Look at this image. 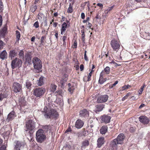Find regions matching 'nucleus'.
I'll return each instance as SVG.
<instances>
[{"instance_id": "a211bd4d", "label": "nucleus", "mask_w": 150, "mask_h": 150, "mask_svg": "<svg viewBox=\"0 0 150 150\" xmlns=\"http://www.w3.org/2000/svg\"><path fill=\"white\" fill-rule=\"evenodd\" d=\"M45 79V78L44 77H40L39 80L37 81V85L39 86H41L43 85L44 83Z\"/></svg>"}, {"instance_id": "69168bd1", "label": "nucleus", "mask_w": 150, "mask_h": 150, "mask_svg": "<svg viewBox=\"0 0 150 150\" xmlns=\"http://www.w3.org/2000/svg\"><path fill=\"white\" fill-rule=\"evenodd\" d=\"M71 129L70 128H68L67 130L65 132H71Z\"/></svg>"}, {"instance_id": "4be33fe9", "label": "nucleus", "mask_w": 150, "mask_h": 150, "mask_svg": "<svg viewBox=\"0 0 150 150\" xmlns=\"http://www.w3.org/2000/svg\"><path fill=\"white\" fill-rule=\"evenodd\" d=\"M108 129V127L106 126H103L100 130V133L102 134H105Z\"/></svg>"}, {"instance_id": "2f4dec72", "label": "nucleus", "mask_w": 150, "mask_h": 150, "mask_svg": "<svg viewBox=\"0 0 150 150\" xmlns=\"http://www.w3.org/2000/svg\"><path fill=\"white\" fill-rule=\"evenodd\" d=\"M89 142L87 140H85L83 141L82 143V147H85L89 145Z\"/></svg>"}, {"instance_id": "b1692460", "label": "nucleus", "mask_w": 150, "mask_h": 150, "mask_svg": "<svg viewBox=\"0 0 150 150\" xmlns=\"http://www.w3.org/2000/svg\"><path fill=\"white\" fill-rule=\"evenodd\" d=\"M7 29L6 28H4L0 31V37L4 38Z\"/></svg>"}, {"instance_id": "c756f323", "label": "nucleus", "mask_w": 150, "mask_h": 150, "mask_svg": "<svg viewBox=\"0 0 150 150\" xmlns=\"http://www.w3.org/2000/svg\"><path fill=\"white\" fill-rule=\"evenodd\" d=\"M57 86L54 84H52L51 85L50 90V91L53 92L55 91L56 90Z\"/></svg>"}, {"instance_id": "e2e57ef3", "label": "nucleus", "mask_w": 150, "mask_h": 150, "mask_svg": "<svg viewBox=\"0 0 150 150\" xmlns=\"http://www.w3.org/2000/svg\"><path fill=\"white\" fill-rule=\"evenodd\" d=\"M144 35L146 36H150V33L149 32H145V33Z\"/></svg>"}, {"instance_id": "58836bf2", "label": "nucleus", "mask_w": 150, "mask_h": 150, "mask_svg": "<svg viewBox=\"0 0 150 150\" xmlns=\"http://www.w3.org/2000/svg\"><path fill=\"white\" fill-rule=\"evenodd\" d=\"M37 9V6L36 5H33L30 8L31 11L33 12H34Z\"/></svg>"}, {"instance_id": "864d4df0", "label": "nucleus", "mask_w": 150, "mask_h": 150, "mask_svg": "<svg viewBox=\"0 0 150 150\" xmlns=\"http://www.w3.org/2000/svg\"><path fill=\"white\" fill-rule=\"evenodd\" d=\"M144 87V86H141V90L139 92V94H141L142 93V91H143Z\"/></svg>"}, {"instance_id": "c85d7f7f", "label": "nucleus", "mask_w": 150, "mask_h": 150, "mask_svg": "<svg viewBox=\"0 0 150 150\" xmlns=\"http://www.w3.org/2000/svg\"><path fill=\"white\" fill-rule=\"evenodd\" d=\"M10 131L8 130L3 134V136L5 139H8L10 134Z\"/></svg>"}, {"instance_id": "a878e982", "label": "nucleus", "mask_w": 150, "mask_h": 150, "mask_svg": "<svg viewBox=\"0 0 150 150\" xmlns=\"http://www.w3.org/2000/svg\"><path fill=\"white\" fill-rule=\"evenodd\" d=\"M17 52L14 50H11L9 53V55L11 57H14L16 56L17 55Z\"/></svg>"}, {"instance_id": "c9c22d12", "label": "nucleus", "mask_w": 150, "mask_h": 150, "mask_svg": "<svg viewBox=\"0 0 150 150\" xmlns=\"http://www.w3.org/2000/svg\"><path fill=\"white\" fill-rule=\"evenodd\" d=\"M16 40L18 41L20 39V38L21 36V35L20 32L18 30L16 31Z\"/></svg>"}, {"instance_id": "09e8293b", "label": "nucleus", "mask_w": 150, "mask_h": 150, "mask_svg": "<svg viewBox=\"0 0 150 150\" xmlns=\"http://www.w3.org/2000/svg\"><path fill=\"white\" fill-rule=\"evenodd\" d=\"M4 45V43L2 41L0 40V50L3 48V46Z\"/></svg>"}, {"instance_id": "603ef678", "label": "nucleus", "mask_w": 150, "mask_h": 150, "mask_svg": "<svg viewBox=\"0 0 150 150\" xmlns=\"http://www.w3.org/2000/svg\"><path fill=\"white\" fill-rule=\"evenodd\" d=\"M105 74V72L103 71L100 73V77H103V76Z\"/></svg>"}, {"instance_id": "0e129e2a", "label": "nucleus", "mask_w": 150, "mask_h": 150, "mask_svg": "<svg viewBox=\"0 0 150 150\" xmlns=\"http://www.w3.org/2000/svg\"><path fill=\"white\" fill-rule=\"evenodd\" d=\"M35 36L33 37L31 39V40L32 42H34L35 39Z\"/></svg>"}, {"instance_id": "393cba45", "label": "nucleus", "mask_w": 150, "mask_h": 150, "mask_svg": "<svg viewBox=\"0 0 150 150\" xmlns=\"http://www.w3.org/2000/svg\"><path fill=\"white\" fill-rule=\"evenodd\" d=\"M31 56L29 53H27L25 55V59L26 61L28 63L31 62Z\"/></svg>"}, {"instance_id": "9b49d317", "label": "nucleus", "mask_w": 150, "mask_h": 150, "mask_svg": "<svg viewBox=\"0 0 150 150\" xmlns=\"http://www.w3.org/2000/svg\"><path fill=\"white\" fill-rule=\"evenodd\" d=\"M102 122L107 124L110 122L111 117L110 116L106 115H104L100 117Z\"/></svg>"}, {"instance_id": "5701e85b", "label": "nucleus", "mask_w": 150, "mask_h": 150, "mask_svg": "<svg viewBox=\"0 0 150 150\" xmlns=\"http://www.w3.org/2000/svg\"><path fill=\"white\" fill-rule=\"evenodd\" d=\"M104 105L102 104H100L97 105L95 106L96 108V110H95V112L100 111H102L104 108Z\"/></svg>"}, {"instance_id": "3c124183", "label": "nucleus", "mask_w": 150, "mask_h": 150, "mask_svg": "<svg viewBox=\"0 0 150 150\" xmlns=\"http://www.w3.org/2000/svg\"><path fill=\"white\" fill-rule=\"evenodd\" d=\"M86 51L85 50L84 52V58L85 60L86 61H87L88 60V58L87 57V56H86Z\"/></svg>"}, {"instance_id": "72a5a7b5", "label": "nucleus", "mask_w": 150, "mask_h": 150, "mask_svg": "<svg viewBox=\"0 0 150 150\" xmlns=\"http://www.w3.org/2000/svg\"><path fill=\"white\" fill-rule=\"evenodd\" d=\"M106 74H108L110 72V69L109 67H106L104 69L103 71Z\"/></svg>"}, {"instance_id": "423d86ee", "label": "nucleus", "mask_w": 150, "mask_h": 150, "mask_svg": "<svg viewBox=\"0 0 150 150\" xmlns=\"http://www.w3.org/2000/svg\"><path fill=\"white\" fill-rule=\"evenodd\" d=\"M110 44L113 50L115 51L119 49L120 46V42L115 40H111Z\"/></svg>"}, {"instance_id": "ddd939ff", "label": "nucleus", "mask_w": 150, "mask_h": 150, "mask_svg": "<svg viewBox=\"0 0 150 150\" xmlns=\"http://www.w3.org/2000/svg\"><path fill=\"white\" fill-rule=\"evenodd\" d=\"M140 122L144 124H147L149 122V119L146 117L141 116L139 117Z\"/></svg>"}, {"instance_id": "a18cd8bd", "label": "nucleus", "mask_w": 150, "mask_h": 150, "mask_svg": "<svg viewBox=\"0 0 150 150\" xmlns=\"http://www.w3.org/2000/svg\"><path fill=\"white\" fill-rule=\"evenodd\" d=\"M93 71V70H91V71L90 72L88 77V81H89L91 79V77L92 75V73Z\"/></svg>"}, {"instance_id": "ea45409f", "label": "nucleus", "mask_w": 150, "mask_h": 150, "mask_svg": "<svg viewBox=\"0 0 150 150\" xmlns=\"http://www.w3.org/2000/svg\"><path fill=\"white\" fill-rule=\"evenodd\" d=\"M131 86L130 85H125L122 87V88L121 89V90L122 91H123L128 88L129 87H130Z\"/></svg>"}, {"instance_id": "9d476101", "label": "nucleus", "mask_w": 150, "mask_h": 150, "mask_svg": "<svg viewBox=\"0 0 150 150\" xmlns=\"http://www.w3.org/2000/svg\"><path fill=\"white\" fill-rule=\"evenodd\" d=\"M108 98L107 95L101 96L98 98L97 101L98 103H102L106 102Z\"/></svg>"}, {"instance_id": "1a4fd4ad", "label": "nucleus", "mask_w": 150, "mask_h": 150, "mask_svg": "<svg viewBox=\"0 0 150 150\" xmlns=\"http://www.w3.org/2000/svg\"><path fill=\"white\" fill-rule=\"evenodd\" d=\"M13 89L16 93L20 92L22 90V86L17 82H15L13 84Z\"/></svg>"}, {"instance_id": "cd10ccee", "label": "nucleus", "mask_w": 150, "mask_h": 150, "mask_svg": "<svg viewBox=\"0 0 150 150\" xmlns=\"http://www.w3.org/2000/svg\"><path fill=\"white\" fill-rule=\"evenodd\" d=\"M74 4V2L70 3L69 6L67 10V12L68 13H71L73 11V6Z\"/></svg>"}, {"instance_id": "6e6552de", "label": "nucleus", "mask_w": 150, "mask_h": 150, "mask_svg": "<svg viewBox=\"0 0 150 150\" xmlns=\"http://www.w3.org/2000/svg\"><path fill=\"white\" fill-rule=\"evenodd\" d=\"M25 145V143L19 141L16 142L14 144V149L16 150H22Z\"/></svg>"}, {"instance_id": "774afa93", "label": "nucleus", "mask_w": 150, "mask_h": 150, "mask_svg": "<svg viewBox=\"0 0 150 150\" xmlns=\"http://www.w3.org/2000/svg\"><path fill=\"white\" fill-rule=\"evenodd\" d=\"M97 5L98 6H100V7H103V5L102 4H101V3H98L97 4Z\"/></svg>"}, {"instance_id": "f8f14e48", "label": "nucleus", "mask_w": 150, "mask_h": 150, "mask_svg": "<svg viewBox=\"0 0 150 150\" xmlns=\"http://www.w3.org/2000/svg\"><path fill=\"white\" fill-rule=\"evenodd\" d=\"M124 137V134L123 133H121L117 136V138L115 139H117V144H121L123 142Z\"/></svg>"}, {"instance_id": "412c9836", "label": "nucleus", "mask_w": 150, "mask_h": 150, "mask_svg": "<svg viewBox=\"0 0 150 150\" xmlns=\"http://www.w3.org/2000/svg\"><path fill=\"white\" fill-rule=\"evenodd\" d=\"M19 105L21 107H23L25 105L26 102L24 98V97H22L20 98L19 99Z\"/></svg>"}, {"instance_id": "f03ea898", "label": "nucleus", "mask_w": 150, "mask_h": 150, "mask_svg": "<svg viewBox=\"0 0 150 150\" xmlns=\"http://www.w3.org/2000/svg\"><path fill=\"white\" fill-rule=\"evenodd\" d=\"M36 140L37 142L41 143L46 139V136L43 130L39 129L36 133Z\"/></svg>"}, {"instance_id": "f3484780", "label": "nucleus", "mask_w": 150, "mask_h": 150, "mask_svg": "<svg viewBox=\"0 0 150 150\" xmlns=\"http://www.w3.org/2000/svg\"><path fill=\"white\" fill-rule=\"evenodd\" d=\"M16 116L15 113L14 111H12L8 115L7 119L8 121L12 120Z\"/></svg>"}, {"instance_id": "39448f33", "label": "nucleus", "mask_w": 150, "mask_h": 150, "mask_svg": "<svg viewBox=\"0 0 150 150\" xmlns=\"http://www.w3.org/2000/svg\"><path fill=\"white\" fill-rule=\"evenodd\" d=\"M22 64V61L19 58H16L11 62V68L12 69H14L17 67H20L21 66Z\"/></svg>"}, {"instance_id": "49530a36", "label": "nucleus", "mask_w": 150, "mask_h": 150, "mask_svg": "<svg viewBox=\"0 0 150 150\" xmlns=\"http://www.w3.org/2000/svg\"><path fill=\"white\" fill-rule=\"evenodd\" d=\"M77 42L76 40H74V43L72 47L74 48H76L77 47Z\"/></svg>"}, {"instance_id": "c03bdc74", "label": "nucleus", "mask_w": 150, "mask_h": 150, "mask_svg": "<svg viewBox=\"0 0 150 150\" xmlns=\"http://www.w3.org/2000/svg\"><path fill=\"white\" fill-rule=\"evenodd\" d=\"M7 96V95H4L2 94H0V100H1L4 98H6Z\"/></svg>"}, {"instance_id": "4d7b16f0", "label": "nucleus", "mask_w": 150, "mask_h": 150, "mask_svg": "<svg viewBox=\"0 0 150 150\" xmlns=\"http://www.w3.org/2000/svg\"><path fill=\"white\" fill-rule=\"evenodd\" d=\"M2 16L0 15V27L2 25Z\"/></svg>"}, {"instance_id": "0eeeda50", "label": "nucleus", "mask_w": 150, "mask_h": 150, "mask_svg": "<svg viewBox=\"0 0 150 150\" xmlns=\"http://www.w3.org/2000/svg\"><path fill=\"white\" fill-rule=\"evenodd\" d=\"M35 127V122L30 120H29L26 123V128L27 129L26 130H33Z\"/></svg>"}, {"instance_id": "2eb2a0df", "label": "nucleus", "mask_w": 150, "mask_h": 150, "mask_svg": "<svg viewBox=\"0 0 150 150\" xmlns=\"http://www.w3.org/2000/svg\"><path fill=\"white\" fill-rule=\"evenodd\" d=\"M97 145L99 148H100L104 143V138L103 137L99 138L97 140Z\"/></svg>"}, {"instance_id": "8fccbe9b", "label": "nucleus", "mask_w": 150, "mask_h": 150, "mask_svg": "<svg viewBox=\"0 0 150 150\" xmlns=\"http://www.w3.org/2000/svg\"><path fill=\"white\" fill-rule=\"evenodd\" d=\"M74 89V88L72 86H71V87H69V88L68 89V90H69V91L71 93H72L73 92Z\"/></svg>"}, {"instance_id": "bf43d9fd", "label": "nucleus", "mask_w": 150, "mask_h": 150, "mask_svg": "<svg viewBox=\"0 0 150 150\" xmlns=\"http://www.w3.org/2000/svg\"><path fill=\"white\" fill-rule=\"evenodd\" d=\"M81 18L83 19L85 18V14H84V13H81Z\"/></svg>"}, {"instance_id": "79ce46f5", "label": "nucleus", "mask_w": 150, "mask_h": 150, "mask_svg": "<svg viewBox=\"0 0 150 150\" xmlns=\"http://www.w3.org/2000/svg\"><path fill=\"white\" fill-rule=\"evenodd\" d=\"M32 85L31 82L29 81H27L26 83V86L28 88H29Z\"/></svg>"}, {"instance_id": "bb28decb", "label": "nucleus", "mask_w": 150, "mask_h": 150, "mask_svg": "<svg viewBox=\"0 0 150 150\" xmlns=\"http://www.w3.org/2000/svg\"><path fill=\"white\" fill-rule=\"evenodd\" d=\"M117 144H117V140L115 139L111 142L110 146L113 148V149H114L117 147Z\"/></svg>"}, {"instance_id": "4468645a", "label": "nucleus", "mask_w": 150, "mask_h": 150, "mask_svg": "<svg viewBox=\"0 0 150 150\" xmlns=\"http://www.w3.org/2000/svg\"><path fill=\"white\" fill-rule=\"evenodd\" d=\"M83 123L80 120H77L75 123V127L78 129L81 128L83 126Z\"/></svg>"}, {"instance_id": "5fc2aeb1", "label": "nucleus", "mask_w": 150, "mask_h": 150, "mask_svg": "<svg viewBox=\"0 0 150 150\" xmlns=\"http://www.w3.org/2000/svg\"><path fill=\"white\" fill-rule=\"evenodd\" d=\"M84 66L82 64H81L80 66V69L81 71H82L83 70Z\"/></svg>"}, {"instance_id": "f257e3e1", "label": "nucleus", "mask_w": 150, "mask_h": 150, "mask_svg": "<svg viewBox=\"0 0 150 150\" xmlns=\"http://www.w3.org/2000/svg\"><path fill=\"white\" fill-rule=\"evenodd\" d=\"M42 112L44 117L47 119L57 117L58 115V112L54 109L47 106L44 107Z\"/></svg>"}, {"instance_id": "680f3d73", "label": "nucleus", "mask_w": 150, "mask_h": 150, "mask_svg": "<svg viewBox=\"0 0 150 150\" xmlns=\"http://www.w3.org/2000/svg\"><path fill=\"white\" fill-rule=\"evenodd\" d=\"M118 83V81H116L114 83L112 84V86L111 88H112L113 86H115Z\"/></svg>"}, {"instance_id": "473e14b6", "label": "nucleus", "mask_w": 150, "mask_h": 150, "mask_svg": "<svg viewBox=\"0 0 150 150\" xmlns=\"http://www.w3.org/2000/svg\"><path fill=\"white\" fill-rule=\"evenodd\" d=\"M107 79L106 78L103 79V77H100L99 80V83L100 84H103L104 82L106 81Z\"/></svg>"}, {"instance_id": "052dcab7", "label": "nucleus", "mask_w": 150, "mask_h": 150, "mask_svg": "<svg viewBox=\"0 0 150 150\" xmlns=\"http://www.w3.org/2000/svg\"><path fill=\"white\" fill-rule=\"evenodd\" d=\"M6 147L4 146H1L0 148V150H5Z\"/></svg>"}, {"instance_id": "6ab92c4d", "label": "nucleus", "mask_w": 150, "mask_h": 150, "mask_svg": "<svg viewBox=\"0 0 150 150\" xmlns=\"http://www.w3.org/2000/svg\"><path fill=\"white\" fill-rule=\"evenodd\" d=\"M7 57V54L5 50H3L0 54V58L2 59H4Z\"/></svg>"}, {"instance_id": "de8ad7c7", "label": "nucleus", "mask_w": 150, "mask_h": 150, "mask_svg": "<svg viewBox=\"0 0 150 150\" xmlns=\"http://www.w3.org/2000/svg\"><path fill=\"white\" fill-rule=\"evenodd\" d=\"M39 23L38 21L35 22L33 24V26L36 28H38L39 27Z\"/></svg>"}, {"instance_id": "7ed1b4c3", "label": "nucleus", "mask_w": 150, "mask_h": 150, "mask_svg": "<svg viewBox=\"0 0 150 150\" xmlns=\"http://www.w3.org/2000/svg\"><path fill=\"white\" fill-rule=\"evenodd\" d=\"M33 63L35 69L39 70L42 67L41 61L37 57H34L33 59Z\"/></svg>"}, {"instance_id": "13d9d810", "label": "nucleus", "mask_w": 150, "mask_h": 150, "mask_svg": "<svg viewBox=\"0 0 150 150\" xmlns=\"http://www.w3.org/2000/svg\"><path fill=\"white\" fill-rule=\"evenodd\" d=\"M89 20V18L88 17L87 18H86V20H84L83 21V23H86L87 22V21H88Z\"/></svg>"}, {"instance_id": "20e7f679", "label": "nucleus", "mask_w": 150, "mask_h": 150, "mask_svg": "<svg viewBox=\"0 0 150 150\" xmlns=\"http://www.w3.org/2000/svg\"><path fill=\"white\" fill-rule=\"evenodd\" d=\"M45 91V89L43 88H36L33 90V93L37 97H40L42 96Z\"/></svg>"}, {"instance_id": "4c0bfd02", "label": "nucleus", "mask_w": 150, "mask_h": 150, "mask_svg": "<svg viewBox=\"0 0 150 150\" xmlns=\"http://www.w3.org/2000/svg\"><path fill=\"white\" fill-rule=\"evenodd\" d=\"M46 38V36L45 35L42 36L40 40V44L43 45V43L44 42V40H45Z\"/></svg>"}, {"instance_id": "37998d69", "label": "nucleus", "mask_w": 150, "mask_h": 150, "mask_svg": "<svg viewBox=\"0 0 150 150\" xmlns=\"http://www.w3.org/2000/svg\"><path fill=\"white\" fill-rule=\"evenodd\" d=\"M81 32L82 33V34L81 40H82L83 42H84L85 40V34L84 33V32L83 31H82V30L81 31Z\"/></svg>"}, {"instance_id": "e433bc0d", "label": "nucleus", "mask_w": 150, "mask_h": 150, "mask_svg": "<svg viewBox=\"0 0 150 150\" xmlns=\"http://www.w3.org/2000/svg\"><path fill=\"white\" fill-rule=\"evenodd\" d=\"M18 55L20 58H23L24 56V52L23 50H21L19 52Z\"/></svg>"}, {"instance_id": "dca6fc26", "label": "nucleus", "mask_w": 150, "mask_h": 150, "mask_svg": "<svg viewBox=\"0 0 150 150\" xmlns=\"http://www.w3.org/2000/svg\"><path fill=\"white\" fill-rule=\"evenodd\" d=\"M79 113V115L81 117H85L89 115L88 112L86 109L80 111Z\"/></svg>"}, {"instance_id": "a19ab883", "label": "nucleus", "mask_w": 150, "mask_h": 150, "mask_svg": "<svg viewBox=\"0 0 150 150\" xmlns=\"http://www.w3.org/2000/svg\"><path fill=\"white\" fill-rule=\"evenodd\" d=\"M67 37V34H65L63 38V45H65L66 44V42L65 41L66 40V39Z\"/></svg>"}, {"instance_id": "aec40b11", "label": "nucleus", "mask_w": 150, "mask_h": 150, "mask_svg": "<svg viewBox=\"0 0 150 150\" xmlns=\"http://www.w3.org/2000/svg\"><path fill=\"white\" fill-rule=\"evenodd\" d=\"M67 24L65 23H63L62 25V28L60 29L61 34L62 35L63 33L65 32L67 27Z\"/></svg>"}, {"instance_id": "6e6d98bb", "label": "nucleus", "mask_w": 150, "mask_h": 150, "mask_svg": "<svg viewBox=\"0 0 150 150\" xmlns=\"http://www.w3.org/2000/svg\"><path fill=\"white\" fill-rule=\"evenodd\" d=\"M3 3L1 1V0H0V8H2L3 7ZM2 10H1V9H0V11H1Z\"/></svg>"}, {"instance_id": "338daca9", "label": "nucleus", "mask_w": 150, "mask_h": 150, "mask_svg": "<svg viewBox=\"0 0 150 150\" xmlns=\"http://www.w3.org/2000/svg\"><path fill=\"white\" fill-rule=\"evenodd\" d=\"M91 25H92L91 24V23L88 22V27L89 28H90Z\"/></svg>"}, {"instance_id": "f704fd0d", "label": "nucleus", "mask_w": 150, "mask_h": 150, "mask_svg": "<svg viewBox=\"0 0 150 150\" xmlns=\"http://www.w3.org/2000/svg\"><path fill=\"white\" fill-rule=\"evenodd\" d=\"M114 7L113 6L108 7L106 10L105 11V13L106 15L108 12L112 10Z\"/></svg>"}, {"instance_id": "7c9ffc66", "label": "nucleus", "mask_w": 150, "mask_h": 150, "mask_svg": "<svg viewBox=\"0 0 150 150\" xmlns=\"http://www.w3.org/2000/svg\"><path fill=\"white\" fill-rule=\"evenodd\" d=\"M51 126L50 125H45L43 126L42 127V128L44 129V132H47L48 131V130L49 129L50 130H51L50 127Z\"/></svg>"}]
</instances>
